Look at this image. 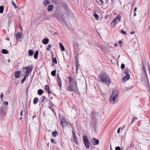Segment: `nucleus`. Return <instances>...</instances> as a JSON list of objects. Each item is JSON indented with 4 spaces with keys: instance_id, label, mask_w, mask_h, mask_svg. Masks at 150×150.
Returning a JSON list of instances; mask_svg holds the SVG:
<instances>
[{
    "instance_id": "28",
    "label": "nucleus",
    "mask_w": 150,
    "mask_h": 150,
    "mask_svg": "<svg viewBox=\"0 0 150 150\" xmlns=\"http://www.w3.org/2000/svg\"><path fill=\"white\" fill-rule=\"evenodd\" d=\"M73 47L74 50L76 51L78 48V46L77 44H74L73 45Z\"/></svg>"
},
{
    "instance_id": "32",
    "label": "nucleus",
    "mask_w": 150,
    "mask_h": 150,
    "mask_svg": "<svg viewBox=\"0 0 150 150\" xmlns=\"http://www.w3.org/2000/svg\"><path fill=\"white\" fill-rule=\"evenodd\" d=\"M2 52L3 54H6L8 53V52L7 50L4 49L2 50Z\"/></svg>"
},
{
    "instance_id": "63",
    "label": "nucleus",
    "mask_w": 150,
    "mask_h": 150,
    "mask_svg": "<svg viewBox=\"0 0 150 150\" xmlns=\"http://www.w3.org/2000/svg\"><path fill=\"white\" fill-rule=\"evenodd\" d=\"M45 111H44V112H43V115H44V116H45Z\"/></svg>"
},
{
    "instance_id": "56",
    "label": "nucleus",
    "mask_w": 150,
    "mask_h": 150,
    "mask_svg": "<svg viewBox=\"0 0 150 150\" xmlns=\"http://www.w3.org/2000/svg\"><path fill=\"white\" fill-rule=\"evenodd\" d=\"M23 112V110H22L21 112L20 115L21 116H22L23 115V114H22Z\"/></svg>"
},
{
    "instance_id": "49",
    "label": "nucleus",
    "mask_w": 150,
    "mask_h": 150,
    "mask_svg": "<svg viewBox=\"0 0 150 150\" xmlns=\"http://www.w3.org/2000/svg\"><path fill=\"white\" fill-rule=\"evenodd\" d=\"M125 74H129V73L128 71L127 70H125Z\"/></svg>"
},
{
    "instance_id": "11",
    "label": "nucleus",
    "mask_w": 150,
    "mask_h": 150,
    "mask_svg": "<svg viewBox=\"0 0 150 150\" xmlns=\"http://www.w3.org/2000/svg\"><path fill=\"white\" fill-rule=\"evenodd\" d=\"M92 142L93 144L95 146L98 144L99 142V141L98 139L94 138H93L92 139Z\"/></svg>"
},
{
    "instance_id": "1",
    "label": "nucleus",
    "mask_w": 150,
    "mask_h": 150,
    "mask_svg": "<svg viewBox=\"0 0 150 150\" xmlns=\"http://www.w3.org/2000/svg\"><path fill=\"white\" fill-rule=\"evenodd\" d=\"M68 79L70 85L68 87L67 90L74 91L77 88L76 81L71 76L68 77Z\"/></svg>"
},
{
    "instance_id": "26",
    "label": "nucleus",
    "mask_w": 150,
    "mask_h": 150,
    "mask_svg": "<svg viewBox=\"0 0 150 150\" xmlns=\"http://www.w3.org/2000/svg\"><path fill=\"white\" fill-rule=\"evenodd\" d=\"M39 99L38 97H35L33 100V103L36 104L38 101Z\"/></svg>"
},
{
    "instance_id": "40",
    "label": "nucleus",
    "mask_w": 150,
    "mask_h": 150,
    "mask_svg": "<svg viewBox=\"0 0 150 150\" xmlns=\"http://www.w3.org/2000/svg\"><path fill=\"white\" fill-rule=\"evenodd\" d=\"M12 4L15 8H16L17 7L16 4L13 1H12Z\"/></svg>"
},
{
    "instance_id": "7",
    "label": "nucleus",
    "mask_w": 150,
    "mask_h": 150,
    "mask_svg": "<svg viewBox=\"0 0 150 150\" xmlns=\"http://www.w3.org/2000/svg\"><path fill=\"white\" fill-rule=\"evenodd\" d=\"M92 114L91 115V120L93 122H96V117L98 115L96 112L94 111L92 112Z\"/></svg>"
},
{
    "instance_id": "52",
    "label": "nucleus",
    "mask_w": 150,
    "mask_h": 150,
    "mask_svg": "<svg viewBox=\"0 0 150 150\" xmlns=\"http://www.w3.org/2000/svg\"><path fill=\"white\" fill-rule=\"evenodd\" d=\"M49 107L51 110H52V109H54L53 108V107H52V106H51L50 105L49 106Z\"/></svg>"
},
{
    "instance_id": "6",
    "label": "nucleus",
    "mask_w": 150,
    "mask_h": 150,
    "mask_svg": "<svg viewBox=\"0 0 150 150\" xmlns=\"http://www.w3.org/2000/svg\"><path fill=\"white\" fill-rule=\"evenodd\" d=\"M6 107L1 106L0 107V115L3 116L6 114Z\"/></svg>"
},
{
    "instance_id": "34",
    "label": "nucleus",
    "mask_w": 150,
    "mask_h": 150,
    "mask_svg": "<svg viewBox=\"0 0 150 150\" xmlns=\"http://www.w3.org/2000/svg\"><path fill=\"white\" fill-rule=\"evenodd\" d=\"M52 62L53 63H54L55 64H57V61L56 58H53L52 59Z\"/></svg>"
},
{
    "instance_id": "14",
    "label": "nucleus",
    "mask_w": 150,
    "mask_h": 150,
    "mask_svg": "<svg viewBox=\"0 0 150 150\" xmlns=\"http://www.w3.org/2000/svg\"><path fill=\"white\" fill-rule=\"evenodd\" d=\"M21 73V71H16L15 73V77L16 78H19L20 77Z\"/></svg>"
},
{
    "instance_id": "16",
    "label": "nucleus",
    "mask_w": 150,
    "mask_h": 150,
    "mask_svg": "<svg viewBox=\"0 0 150 150\" xmlns=\"http://www.w3.org/2000/svg\"><path fill=\"white\" fill-rule=\"evenodd\" d=\"M130 75L129 74H126V75L122 78L123 81H125L130 79Z\"/></svg>"
},
{
    "instance_id": "17",
    "label": "nucleus",
    "mask_w": 150,
    "mask_h": 150,
    "mask_svg": "<svg viewBox=\"0 0 150 150\" xmlns=\"http://www.w3.org/2000/svg\"><path fill=\"white\" fill-rule=\"evenodd\" d=\"M49 42V40L48 38L44 39L42 40V42L45 45L47 44Z\"/></svg>"
},
{
    "instance_id": "30",
    "label": "nucleus",
    "mask_w": 150,
    "mask_h": 150,
    "mask_svg": "<svg viewBox=\"0 0 150 150\" xmlns=\"http://www.w3.org/2000/svg\"><path fill=\"white\" fill-rule=\"evenodd\" d=\"M94 16V17L95 19L96 20H98L99 19V16L96 13H94L93 15Z\"/></svg>"
},
{
    "instance_id": "41",
    "label": "nucleus",
    "mask_w": 150,
    "mask_h": 150,
    "mask_svg": "<svg viewBox=\"0 0 150 150\" xmlns=\"http://www.w3.org/2000/svg\"><path fill=\"white\" fill-rule=\"evenodd\" d=\"M137 117H134V118L132 120V121L131 122L130 124V125L132 123L135 122V121L136 120H137Z\"/></svg>"
},
{
    "instance_id": "22",
    "label": "nucleus",
    "mask_w": 150,
    "mask_h": 150,
    "mask_svg": "<svg viewBox=\"0 0 150 150\" xmlns=\"http://www.w3.org/2000/svg\"><path fill=\"white\" fill-rule=\"evenodd\" d=\"M28 53L29 54V56H32L34 52L32 50H29L28 51Z\"/></svg>"
},
{
    "instance_id": "58",
    "label": "nucleus",
    "mask_w": 150,
    "mask_h": 150,
    "mask_svg": "<svg viewBox=\"0 0 150 150\" xmlns=\"http://www.w3.org/2000/svg\"><path fill=\"white\" fill-rule=\"evenodd\" d=\"M72 133L73 135H76L75 132L73 130L72 131Z\"/></svg>"
},
{
    "instance_id": "29",
    "label": "nucleus",
    "mask_w": 150,
    "mask_h": 150,
    "mask_svg": "<svg viewBox=\"0 0 150 150\" xmlns=\"http://www.w3.org/2000/svg\"><path fill=\"white\" fill-rule=\"evenodd\" d=\"M60 18H61L64 23H65V21L64 20L65 18L64 15H61L60 17Z\"/></svg>"
},
{
    "instance_id": "37",
    "label": "nucleus",
    "mask_w": 150,
    "mask_h": 150,
    "mask_svg": "<svg viewBox=\"0 0 150 150\" xmlns=\"http://www.w3.org/2000/svg\"><path fill=\"white\" fill-rule=\"evenodd\" d=\"M142 67H143V70L144 74H146V68L145 66H144V65L143 64H142Z\"/></svg>"
},
{
    "instance_id": "62",
    "label": "nucleus",
    "mask_w": 150,
    "mask_h": 150,
    "mask_svg": "<svg viewBox=\"0 0 150 150\" xmlns=\"http://www.w3.org/2000/svg\"><path fill=\"white\" fill-rule=\"evenodd\" d=\"M137 8L135 7L134 10V12H135L137 11Z\"/></svg>"
},
{
    "instance_id": "25",
    "label": "nucleus",
    "mask_w": 150,
    "mask_h": 150,
    "mask_svg": "<svg viewBox=\"0 0 150 150\" xmlns=\"http://www.w3.org/2000/svg\"><path fill=\"white\" fill-rule=\"evenodd\" d=\"M43 92V91L42 89H39L38 91V94L40 96H41L42 95Z\"/></svg>"
},
{
    "instance_id": "50",
    "label": "nucleus",
    "mask_w": 150,
    "mask_h": 150,
    "mask_svg": "<svg viewBox=\"0 0 150 150\" xmlns=\"http://www.w3.org/2000/svg\"><path fill=\"white\" fill-rule=\"evenodd\" d=\"M3 95L2 94V93H1V95L0 96V97L1 98V101H2V98H3Z\"/></svg>"
},
{
    "instance_id": "61",
    "label": "nucleus",
    "mask_w": 150,
    "mask_h": 150,
    "mask_svg": "<svg viewBox=\"0 0 150 150\" xmlns=\"http://www.w3.org/2000/svg\"><path fill=\"white\" fill-rule=\"evenodd\" d=\"M134 31H131V32H130V34H131L132 35V34H134Z\"/></svg>"
},
{
    "instance_id": "2",
    "label": "nucleus",
    "mask_w": 150,
    "mask_h": 150,
    "mask_svg": "<svg viewBox=\"0 0 150 150\" xmlns=\"http://www.w3.org/2000/svg\"><path fill=\"white\" fill-rule=\"evenodd\" d=\"M100 77L102 81L104 83L109 84L110 83L109 77L104 73H102L100 75Z\"/></svg>"
},
{
    "instance_id": "18",
    "label": "nucleus",
    "mask_w": 150,
    "mask_h": 150,
    "mask_svg": "<svg viewBox=\"0 0 150 150\" xmlns=\"http://www.w3.org/2000/svg\"><path fill=\"white\" fill-rule=\"evenodd\" d=\"M38 54H39V51L38 50H37L35 51V52L34 54V57L35 59H36L38 58Z\"/></svg>"
},
{
    "instance_id": "5",
    "label": "nucleus",
    "mask_w": 150,
    "mask_h": 150,
    "mask_svg": "<svg viewBox=\"0 0 150 150\" xmlns=\"http://www.w3.org/2000/svg\"><path fill=\"white\" fill-rule=\"evenodd\" d=\"M121 16L120 14H118L113 19L111 23V24L115 26L117 23V22H119L120 20Z\"/></svg>"
},
{
    "instance_id": "43",
    "label": "nucleus",
    "mask_w": 150,
    "mask_h": 150,
    "mask_svg": "<svg viewBox=\"0 0 150 150\" xmlns=\"http://www.w3.org/2000/svg\"><path fill=\"white\" fill-rule=\"evenodd\" d=\"M93 125H92L93 126V127L95 131L96 130V125L95 123Z\"/></svg>"
},
{
    "instance_id": "4",
    "label": "nucleus",
    "mask_w": 150,
    "mask_h": 150,
    "mask_svg": "<svg viewBox=\"0 0 150 150\" xmlns=\"http://www.w3.org/2000/svg\"><path fill=\"white\" fill-rule=\"evenodd\" d=\"M118 96V92L117 90H114L112 91V95L110 98V100L111 101H115L116 98Z\"/></svg>"
},
{
    "instance_id": "57",
    "label": "nucleus",
    "mask_w": 150,
    "mask_h": 150,
    "mask_svg": "<svg viewBox=\"0 0 150 150\" xmlns=\"http://www.w3.org/2000/svg\"><path fill=\"white\" fill-rule=\"evenodd\" d=\"M122 43V41L121 40H120L119 41L118 43H119V44H121Z\"/></svg>"
},
{
    "instance_id": "3",
    "label": "nucleus",
    "mask_w": 150,
    "mask_h": 150,
    "mask_svg": "<svg viewBox=\"0 0 150 150\" xmlns=\"http://www.w3.org/2000/svg\"><path fill=\"white\" fill-rule=\"evenodd\" d=\"M33 68V66L32 65L28 66L25 67H23L22 70L23 71L25 69H26V71L25 72V75L28 76L29 75V74L31 72Z\"/></svg>"
},
{
    "instance_id": "42",
    "label": "nucleus",
    "mask_w": 150,
    "mask_h": 150,
    "mask_svg": "<svg viewBox=\"0 0 150 150\" xmlns=\"http://www.w3.org/2000/svg\"><path fill=\"white\" fill-rule=\"evenodd\" d=\"M134 146V145L133 144V143H132L130 145H128V148H131L132 147H133Z\"/></svg>"
},
{
    "instance_id": "53",
    "label": "nucleus",
    "mask_w": 150,
    "mask_h": 150,
    "mask_svg": "<svg viewBox=\"0 0 150 150\" xmlns=\"http://www.w3.org/2000/svg\"><path fill=\"white\" fill-rule=\"evenodd\" d=\"M44 20H48L49 18L47 17H44Z\"/></svg>"
},
{
    "instance_id": "33",
    "label": "nucleus",
    "mask_w": 150,
    "mask_h": 150,
    "mask_svg": "<svg viewBox=\"0 0 150 150\" xmlns=\"http://www.w3.org/2000/svg\"><path fill=\"white\" fill-rule=\"evenodd\" d=\"M4 10V7L3 6H0V13H1L3 12Z\"/></svg>"
},
{
    "instance_id": "55",
    "label": "nucleus",
    "mask_w": 150,
    "mask_h": 150,
    "mask_svg": "<svg viewBox=\"0 0 150 150\" xmlns=\"http://www.w3.org/2000/svg\"><path fill=\"white\" fill-rule=\"evenodd\" d=\"M100 2H101V4H104V1L102 0H99Z\"/></svg>"
},
{
    "instance_id": "10",
    "label": "nucleus",
    "mask_w": 150,
    "mask_h": 150,
    "mask_svg": "<svg viewBox=\"0 0 150 150\" xmlns=\"http://www.w3.org/2000/svg\"><path fill=\"white\" fill-rule=\"evenodd\" d=\"M90 143L89 142L87 137L85 135V146L87 149H88L90 147Z\"/></svg>"
},
{
    "instance_id": "47",
    "label": "nucleus",
    "mask_w": 150,
    "mask_h": 150,
    "mask_svg": "<svg viewBox=\"0 0 150 150\" xmlns=\"http://www.w3.org/2000/svg\"><path fill=\"white\" fill-rule=\"evenodd\" d=\"M115 150H121L120 147V146H116L115 148Z\"/></svg>"
},
{
    "instance_id": "59",
    "label": "nucleus",
    "mask_w": 150,
    "mask_h": 150,
    "mask_svg": "<svg viewBox=\"0 0 150 150\" xmlns=\"http://www.w3.org/2000/svg\"><path fill=\"white\" fill-rule=\"evenodd\" d=\"M76 66H78L79 65V64L77 62H76Z\"/></svg>"
},
{
    "instance_id": "12",
    "label": "nucleus",
    "mask_w": 150,
    "mask_h": 150,
    "mask_svg": "<svg viewBox=\"0 0 150 150\" xmlns=\"http://www.w3.org/2000/svg\"><path fill=\"white\" fill-rule=\"evenodd\" d=\"M57 81L58 82V85H59L60 90H61V87L62 86V81L61 78L59 75H57Z\"/></svg>"
},
{
    "instance_id": "48",
    "label": "nucleus",
    "mask_w": 150,
    "mask_h": 150,
    "mask_svg": "<svg viewBox=\"0 0 150 150\" xmlns=\"http://www.w3.org/2000/svg\"><path fill=\"white\" fill-rule=\"evenodd\" d=\"M8 104V102H3V105H7Z\"/></svg>"
},
{
    "instance_id": "35",
    "label": "nucleus",
    "mask_w": 150,
    "mask_h": 150,
    "mask_svg": "<svg viewBox=\"0 0 150 150\" xmlns=\"http://www.w3.org/2000/svg\"><path fill=\"white\" fill-rule=\"evenodd\" d=\"M73 138H74V142H75L76 143H77V138H76V135H73Z\"/></svg>"
},
{
    "instance_id": "54",
    "label": "nucleus",
    "mask_w": 150,
    "mask_h": 150,
    "mask_svg": "<svg viewBox=\"0 0 150 150\" xmlns=\"http://www.w3.org/2000/svg\"><path fill=\"white\" fill-rule=\"evenodd\" d=\"M83 140L84 144V135L83 136Z\"/></svg>"
},
{
    "instance_id": "45",
    "label": "nucleus",
    "mask_w": 150,
    "mask_h": 150,
    "mask_svg": "<svg viewBox=\"0 0 150 150\" xmlns=\"http://www.w3.org/2000/svg\"><path fill=\"white\" fill-rule=\"evenodd\" d=\"M48 101H49V104L51 105V106H52V107H53L54 105L53 103L52 102V101L50 100H48Z\"/></svg>"
},
{
    "instance_id": "39",
    "label": "nucleus",
    "mask_w": 150,
    "mask_h": 150,
    "mask_svg": "<svg viewBox=\"0 0 150 150\" xmlns=\"http://www.w3.org/2000/svg\"><path fill=\"white\" fill-rule=\"evenodd\" d=\"M52 47V45L51 44H49L48 45V47L46 48V50H47L49 51L50 49V48L51 47Z\"/></svg>"
},
{
    "instance_id": "19",
    "label": "nucleus",
    "mask_w": 150,
    "mask_h": 150,
    "mask_svg": "<svg viewBox=\"0 0 150 150\" xmlns=\"http://www.w3.org/2000/svg\"><path fill=\"white\" fill-rule=\"evenodd\" d=\"M53 6L52 5H50L48 6V7L47 11H50L53 10Z\"/></svg>"
},
{
    "instance_id": "36",
    "label": "nucleus",
    "mask_w": 150,
    "mask_h": 150,
    "mask_svg": "<svg viewBox=\"0 0 150 150\" xmlns=\"http://www.w3.org/2000/svg\"><path fill=\"white\" fill-rule=\"evenodd\" d=\"M27 75H25L23 77V79H22L21 80V83H23L24 82V81L25 80L26 77H27Z\"/></svg>"
},
{
    "instance_id": "44",
    "label": "nucleus",
    "mask_w": 150,
    "mask_h": 150,
    "mask_svg": "<svg viewBox=\"0 0 150 150\" xmlns=\"http://www.w3.org/2000/svg\"><path fill=\"white\" fill-rule=\"evenodd\" d=\"M125 65L123 64H122L121 66V68L122 69H123L125 68Z\"/></svg>"
},
{
    "instance_id": "27",
    "label": "nucleus",
    "mask_w": 150,
    "mask_h": 150,
    "mask_svg": "<svg viewBox=\"0 0 150 150\" xmlns=\"http://www.w3.org/2000/svg\"><path fill=\"white\" fill-rule=\"evenodd\" d=\"M25 122L27 123L28 120V112L25 113L24 115Z\"/></svg>"
},
{
    "instance_id": "51",
    "label": "nucleus",
    "mask_w": 150,
    "mask_h": 150,
    "mask_svg": "<svg viewBox=\"0 0 150 150\" xmlns=\"http://www.w3.org/2000/svg\"><path fill=\"white\" fill-rule=\"evenodd\" d=\"M49 97L51 99H52L53 98L52 96H51V94H49Z\"/></svg>"
},
{
    "instance_id": "15",
    "label": "nucleus",
    "mask_w": 150,
    "mask_h": 150,
    "mask_svg": "<svg viewBox=\"0 0 150 150\" xmlns=\"http://www.w3.org/2000/svg\"><path fill=\"white\" fill-rule=\"evenodd\" d=\"M22 33L20 32H18L16 34V39L17 41L19 40V39L21 38Z\"/></svg>"
},
{
    "instance_id": "23",
    "label": "nucleus",
    "mask_w": 150,
    "mask_h": 150,
    "mask_svg": "<svg viewBox=\"0 0 150 150\" xmlns=\"http://www.w3.org/2000/svg\"><path fill=\"white\" fill-rule=\"evenodd\" d=\"M58 134V132L56 130L55 131H53L52 132V135L54 137H55Z\"/></svg>"
},
{
    "instance_id": "38",
    "label": "nucleus",
    "mask_w": 150,
    "mask_h": 150,
    "mask_svg": "<svg viewBox=\"0 0 150 150\" xmlns=\"http://www.w3.org/2000/svg\"><path fill=\"white\" fill-rule=\"evenodd\" d=\"M51 142L53 144H57V143L55 141V140L51 138Z\"/></svg>"
},
{
    "instance_id": "13",
    "label": "nucleus",
    "mask_w": 150,
    "mask_h": 150,
    "mask_svg": "<svg viewBox=\"0 0 150 150\" xmlns=\"http://www.w3.org/2000/svg\"><path fill=\"white\" fill-rule=\"evenodd\" d=\"M62 14V13H61L58 11H55L54 13L55 17L57 18L58 20H59V19H60V16Z\"/></svg>"
},
{
    "instance_id": "46",
    "label": "nucleus",
    "mask_w": 150,
    "mask_h": 150,
    "mask_svg": "<svg viewBox=\"0 0 150 150\" xmlns=\"http://www.w3.org/2000/svg\"><path fill=\"white\" fill-rule=\"evenodd\" d=\"M121 32L124 35H126L127 34V33H126V32H125V31H124L123 29H122L121 30Z\"/></svg>"
},
{
    "instance_id": "64",
    "label": "nucleus",
    "mask_w": 150,
    "mask_h": 150,
    "mask_svg": "<svg viewBox=\"0 0 150 150\" xmlns=\"http://www.w3.org/2000/svg\"><path fill=\"white\" fill-rule=\"evenodd\" d=\"M117 45H118L117 43H115L114 45V46L115 47H117Z\"/></svg>"
},
{
    "instance_id": "20",
    "label": "nucleus",
    "mask_w": 150,
    "mask_h": 150,
    "mask_svg": "<svg viewBox=\"0 0 150 150\" xmlns=\"http://www.w3.org/2000/svg\"><path fill=\"white\" fill-rule=\"evenodd\" d=\"M59 45L60 46V48L61 49V50L62 51H64L65 50V48L64 47V46L62 43L61 42H60L59 43Z\"/></svg>"
},
{
    "instance_id": "8",
    "label": "nucleus",
    "mask_w": 150,
    "mask_h": 150,
    "mask_svg": "<svg viewBox=\"0 0 150 150\" xmlns=\"http://www.w3.org/2000/svg\"><path fill=\"white\" fill-rule=\"evenodd\" d=\"M47 100V99L46 98L45 96H43L40 99V101H41L40 104L43 108V106L45 103L46 102Z\"/></svg>"
},
{
    "instance_id": "21",
    "label": "nucleus",
    "mask_w": 150,
    "mask_h": 150,
    "mask_svg": "<svg viewBox=\"0 0 150 150\" xmlns=\"http://www.w3.org/2000/svg\"><path fill=\"white\" fill-rule=\"evenodd\" d=\"M45 89L46 91H48V92L49 94L51 93V92L50 90V89L49 87V86H48L47 85H46L45 86Z\"/></svg>"
},
{
    "instance_id": "9",
    "label": "nucleus",
    "mask_w": 150,
    "mask_h": 150,
    "mask_svg": "<svg viewBox=\"0 0 150 150\" xmlns=\"http://www.w3.org/2000/svg\"><path fill=\"white\" fill-rule=\"evenodd\" d=\"M61 125H62L63 129L65 126H67L68 125V122L65 118H63L61 120Z\"/></svg>"
},
{
    "instance_id": "60",
    "label": "nucleus",
    "mask_w": 150,
    "mask_h": 150,
    "mask_svg": "<svg viewBox=\"0 0 150 150\" xmlns=\"http://www.w3.org/2000/svg\"><path fill=\"white\" fill-rule=\"evenodd\" d=\"M120 130L119 129H118L117 130V132L118 134L120 133Z\"/></svg>"
},
{
    "instance_id": "31",
    "label": "nucleus",
    "mask_w": 150,
    "mask_h": 150,
    "mask_svg": "<svg viewBox=\"0 0 150 150\" xmlns=\"http://www.w3.org/2000/svg\"><path fill=\"white\" fill-rule=\"evenodd\" d=\"M56 70L52 71L51 72V75L53 76H55L56 75Z\"/></svg>"
},
{
    "instance_id": "24",
    "label": "nucleus",
    "mask_w": 150,
    "mask_h": 150,
    "mask_svg": "<svg viewBox=\"0 0 150 150\" xmlns=\"http://www.w3.org/2000/svg\"><path fill=\"white\" fill-rule=\"evenodd\" d=\"M50 2L49 0H45L43 3L45 6H46L47 4H50Z\"/></svg>"
}]
</instances>
